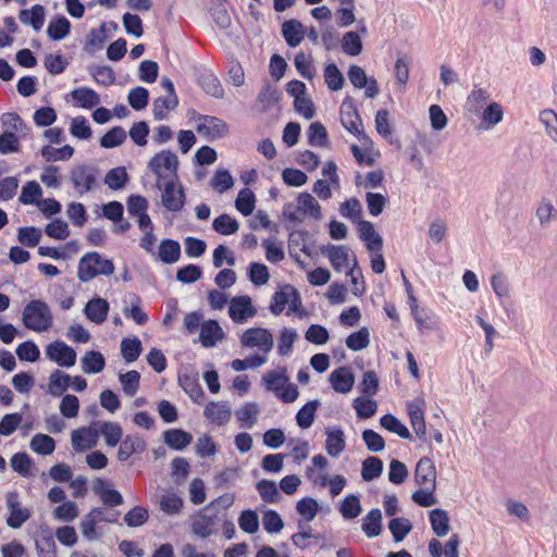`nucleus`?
Instances as JSON below:
<instances>
[{
	"label": "nucleus",
	"mask_w": 557,
	"mask_h": 557,
	"mask_svg": "<svg viewBox=\"0 0 557 557\" xmlns=\"http://www.w3.org/2000/svg\"><path fill=\"white\" fill-rule=\"evenodd\" d=\"M430 523L433 532L443 537L449 532V517L447 511L441 508H435L430 511Z\"/></svg>",
	"instance_id": "obj_38"
},
{
	"label": "nucleus",
	"mask_w": 557,
	"mask_h": 557,
	"mask_svg": "<svg viewBox=\"0 0 557 557\" xmlns=\"http://www.w3.org/2000/svg\"><path fill=\"white\" fill-rule=\"evenodd\" d=\"M321 252L327 255L334 270L341 271L348 262V250L345 246L329 244L321 247Z\"/></svg>",
	"instance_id": "obj_29"
},
{
	"label": "nucleus",
	"mask_w": 557,
	"mask_h": 557,
	"mask_svg": "<svg viewBox=\"0 0 557 557\" xmlns=\"http://www.w3.org/2000/svg\"><path fill=\"white\" fill-rule=\"evenodd\" d=\"M240 343L245 347H259L264 352H269L273 347V337L267 329L250 327L243 333Z\"/></svg>",
	"instance_id": "obj_10"
},
{
	"label": "nucleus",
	"mask_w": 557,
	"mask_h": 557,
	"mask_svg": "<svg viewBox=\"0 0 557 557\" xmlns=\"http://www.w3.org/2000/svg\"><path fill=\"white\" fill-rule=\"evenodd\" d=\"M307 136L308 144L313 147H325L329 143L326 128L321 122L311 123Z\"/></svg>",
	"instance_id": "obj_50"
},
{
	"label": "nucleus",
	"mask_w": 557,
	"mask_h": 557,
	"mask_svg": "<svg viewBox=\"0 0 557 557\" xmlns=\"http://www.w3.org/2000/svg\"><path fill=\"white\" fill-rule=\"evenodd\" d=\"M5 504L9 510L7 524L11 529H20L32 517L30 510L21 506L17 492H9Z\"/></svg>",
	"instance_id": "obj_9"
},
{
	"label": "nucleus",
	"mask_w": 557,
	"mask_h": 557,
	"mask_svg": "<svg viewBox=\"0 0 557 557\" xmlns=\"http://www.w3.org/2000/svg\"><path fill=\"white\" fill-rule=\"evenodd\" d=\"M362 511L359 496L350 494L347 495L339 507V512L346 520H352L357 518Z\"/></svg>",
	"instance_id": "obj_49"
},
{
	"label": "nucleus",
	"mask_w": 557,
	"mask_h": 557,
	"mask_svg": "<svg viewBox=\"0 0 557 557\" xmlns=\"http://www.w3.org/2000/svg\"><path fill=\"white\" fill-rule=\"evenodd\" d=\"M282 35L290 48H295L304 40V26L298 20H288L282 24Z\"/></svg>",
	"instance_id": "obj_27"
},
{
	"label": "nucleus",
	"mask_w": 557,
	"mask_h": 557,
	"mask_svg": "<svg viewBox=\"0 0 557 557\" xmlns=\"http://www.w3.org/2000/svg\"><path fill=\"white\" fill-rule=\"evenodd\" d=\"M282 213L286 220L294 223L302 222L306 214H309L314 220L322 218L319 202L307 191L298 195L296 206L293 202L285 203Z\"/></svg>",
	"instance_id": "obj_3"
},
{
	"label": "nucleus",
	"mask_w": 557,
	"mask_h": 557,
	"mask_svg": "<svg viewBox=\"0 0 557 557\" xmlns=\"http://www.w3.org/2000/svg\"><path fill=\"white\" fill-rule=\"evenodd\" d=\"M504 117V111L499 103H490L482 113V124L485 129L498 124Z\"/></svg>",
	"instance_id": "obj_60"
},
{
	"label": "nucleus",
	"mask_w": 557,
	"mask_h": 557,
	"mask_svg": "<svg viewBox=\"0 0 557 557\" xmlns=\"http://www.w3.org/2000/svg\"><path fill=\"white\" fill-rule=\"evenodd\" d=\"M72 376L61 370H54L49 376L48 393L60 397L69 388Z\"/></svg>",
	"instance_id": "obj_31"
},
{
	"label": "nucleus",
	"mask_w": 557,
	"mask_h": 557,
	"mask_svg": "<svg viewBox=\"0 0 557 557\" xmlns=\"http://www.w3.org/2000/svg\"><path fill=\"white\" fill-rule=\"evenodd\" d=\"M82 368L85 373L98 374L106 366V359L100 351H87L82 358Z\"/></svg>",
	"instance_id": "obj_35"
},
{
	"label": "nucleus",
	"mask_w": 557,
	"mask_h": 557,
	"mask_svg": "<svg viewBox=\"0 0 557 557\" xmlns=\"http://www.w3.org/2000/svg\"><path fill=\"white\" fill-rule=\"evenodd\" d=\"M383 461L379 457L370 456L362 462L361 478L366 482L373 481L383 472Z\"/></svg>",
	"instance_id": "obj_46"
},
{
	"label": "nucleus",
	"mask_w": 557,
	"mask_h": 557,
	"mask_svg": "<svg viewBox=\"0 0 557 557\" xmlns=\"http://www.w3.org/2000/svg\"><path fill=\"white\" fill-rule=\"evenodd\" d=\"M388 529L396 543L401 542L411 531L412 524L406 518H393L388 522Z\"/></svg>",
	"instance_id": "obj_62"
},
{
	"label": "nucleus",
	"mask_w": 557,
	"mask_h": 557,
	"mask_svg": "<svg viewBox=\"0 0 557 557\" xmlns=\"http://www.w3.org/2000/svg\"><path fill=\"white\" fill-rule=\"evenodd\" d=\"M177 180L171 178L168 181L163 187V193L161 196L162 205L169 210L173 212L181 211L185 205V191L182 186L177 190H175V182Z\"/></svg>",
	"instance_id": "obj_12"
},
{
	"label": "nucleus",
	"mask_w": 557,
	"mask_h": 557,
	"mask_svg": "<svg viewBox=\"0 0 557 557\" xmlns=\"http://www.w3.org/2000/svg\"><path fill=\"white\" fill-rule=\"evenodd\" d=\"M212 228L221 235L228 236L238 231L239 223L230 214L223 213L213 220Z\"/></svg>",
	"instance_id": "obj_43"
},
{
	"label": "nucleus",
	"mask_w": 557,
	"mask_h": 557,
	"mask_svg": "<svg viewBox=\"0 0 557 557\" xmlns=\"http://www.w3.org/2000/svg\"><path fill=\"white\" fill-rule=\"evenodd\" d=\"M121 352L127 363L136 361L143 352V345L138 337L123 338Z\"/></svg>",
	"instance_id": "obj_47"
},
{
	"label": "nucleus",
	"mask_w": 557,
	"mask_h": 557,
	"mask_svg": "<svg viewBox=\"0 0 557 557\" xmlns=\"http://www.w3.org/2000/svg\"><path fill=\"white\" fill-rule=\"evenodd\" d=\"M36 549L39 557H57V545L50 532L36 540Z\"/></svg>",
	"instance_id": "obj_64"
},
{
	"label": "nucleus",
	"mask_w": 557,
	"mask_h": 557,
	"mask_svg": "<svg viewBox=\"0 0 557 557\" xmlns=\"http://www.w3.org/2000/svg\"><path fill=\"white\" fill-rule=\"evenodd\" d=\"M259 407L256 403H246L242 408L235 411L238 421L244 428L251 429L257 421Z\"/></svg>",
	"instance_id": "obj_57"
},
{
	"label": "nucleus",
	"mask_w": 557,
	"mask_h": 557,
	"mask_svg": "<svg viewBox=\"0 0 557 557\" xmlns=\"http://www.w3.org/2000/svg\"><path fill=\"white\" fill-rule=\"evenodd\" d=\"M29 446L36 454L48 456L54 451L55 441L47 434L38 433L33 436Z\"/></svg>",
	"instance_id": "obj_44"
},
{
	"label": "nucleus",
	"mask_w": 557,
	"mask_h": 557,
	"mask_svg": "<svg viewBox=\"0 0 557 557\" xmlns=\"http://www.w3.org/2000/svg\"><path fill=\"white\" fill-rule=\"evenodd\" d=\"M178 158L171 150H162L156 153L148 162V169L157 176V188H162L161 181L165 177L162 174V170H166L170 172L172 178L178 180Z\"/></svg>",
	"instance_id": "obj_5"
},
{
	"label": "nucleus",
	"mask_w": 557,
	"mask_h": 557,
	"mask_svg": "<svg viewBox=\"0 0 557 557\" xmlns=\"http://www.w3.org/2000/svg\"><path fill=\"white\" fill-rule=\"evenodd\" d=\"M129 177L124 166H117L108 171L104 177V183L113 190L122 189Z\"/></svg>",
	"instance_id": "obj_55"
},
{
	"label": "nucleus",
	"mask_w": 557,
	"mask_h": 557,
	"mask_svg": "<svg viewBox=\"0 0 557 557\" xmlns=\"http://www.w3.org/2000/svg\"><path fill=\"white\" fill-rule=\"evenodd\" d=\"M341 123L346 131L358 137L360 141H370L369 136L363 131L355 99L349 95L344 98L341 106Z\"/></svg>",
	"instance_id": "obj_4"
},
{
	"label": "nucleus",
	"mask_w": 557,
	"mask_h": 557,
	"mask_svg": "<svg viewBox=\"0 0 557 557\" xmlns=\"http://www.w3.org/2000/svg\"><path fill=\"white\" fill-rule=\"evenodd\" d=\"M92 490L107 507H116L123 504L122 494L110 487V482L106 479L97 478L94 481Z\"/></svg>",
	"instance_id": "obj_14"
},
{
	"label": "nucleus",
	"mask_w": 557,
	"mask_h": 557,
	"mask_svg": "<svg viewBox=\"0 0 557 557\" xmlns=\"http://www.w3.org/2000/svg\"><path fill=\"white\" fill-rule=\"evenodd\" d=\"M126 137L127 133L122 126H114L100 138V146L106 149L115 148L121 146Z\"/></svg>",
	"instance_id": "obj_48"
},
{
	"label": "nucleus",
	"mask_w": 557,
	"mask_h": 557,
	"mask_svg": "<svg viewBox=\"0 0 557 557\" xmlns=\"http://www.w3.org/2000/svg\"><path fill=\"white\" fill-rule=\"evenodd\" d=\"M109 310L110 305L108 300L97 296L85 305L84 313L89 321L102 324L108 318Z\"/></svg>",
	"instance_id": "obj_18"
},
{
	"label": "nucleus",
	"mask_w": 557,
	"mask_h": 557,
	"mask_svg": "<svg viewBox=\"0 0 557 557\" xmlns=\"http://www.w3.org/2000/svg\"><path fill=\"white\" fill-rule=\"evenodd\" d=\"M163 442L174 450H184L191 442L193 435L183 429H169L162 434Z\"/></svg>",
	"instance_id": "obj_24"
},
{
	"label": "nucleus",
	"mask_w": 557,
	"mask_h": 557,
	"mask_svg": "<svg viewBox=\"0 0 557 557\" xmlns=\"http://www.w3.org/2000/svg\"><path fill=\"white\" fill-rule=\"evenodd\" d=\"M71 32V23L64 15L53 17L47 28V35L51 40L58 41L65 38Z\"/></svg>",
	"instance_id": "obj_32"
},
{
	"label": "nucleus",
	"mask_w": 557,
	"mask_h": 557,
	"mask_svg": "<svg viewBox=\"0 0 557 557\" xmlns=\"http://www.w3.org/2000/svg\"><path fill=\"white\" fill-rule=\"evenodd\" d=\"M22 321L26 329L46 332L53 323L50 307L44 300H30L23 309Z\"/></svg>",
	"instance_id": "obj_2"
},
{
	"label": "nucleus",
	"mask_w": 557,
	"mask_h": 557,
	"mask_svg": "<svg viewBox=\"0 0 557 557\" xmlns=\"http://www.w3.org/2000/svg\"><path fill=\"white\" fill-rule=\"evenodd\" d=\"M289 381L286 369L282 368L281 373L277 371H269L263 375V383L268 391L273 392L275 395L281 392V389L286 385Z\"/></svg>",
	"instance_id": "obj_42"
},
{
	"label": "nucleus",
	"mask_w": 557,
	"mask_h": 557,
	"mask_svg": "<svg viewBox=\"0 0 557 557\" xmlns=\"http://www.w3.org/2000/svg\"><path fill=\"white\" fill-rule=\"evenodd\" d=\"M18 16L23 24H29L34 30L38 32L45 23V8L41 4H35L30 10H22Z\"/></svg>",
	"instance_id": "obj_33"
},
{
	"label": "nucleus",
	"mask_w": 557,
	"mask_h": 557,
	"mask_svg": "<svg viewBox=\"0 0 557 557\" xmlns=\"http://www.w3.org/2000/svg\"><path fill=\"white\" fill-rule=\"evenodd\" d=\"M33 465V459L24 451L16 453L11 458L12 469L24 478L30 476V468Z\"/></svg>",
	"instance_id": "obj_61"
},
{
	"label": "nucleus",
	"mask_w": 557,
	"mask_h": 557,
	"mask_svg": "<svg viewBox=\"0 0 557 557\" xmlns=\"http://www.w3.org/2000/svg\"><path fill=\"white\" fill-rule=\"evenodd\" d=\"M100 432L106 440V444L109 447L116 446L122 442V426L116 422L104 421L101 424Z\"/></svg>",
	"instance_id": "obj_52"
},
{
	"label": "nucleus",
	"mask_w": 557,
	"mask_h": 557,
	"mask_svg": "<svg viewBox=\"0 0 557 557\" xmlns=\"http://www.w3.org/2000/svg\"><path fill=\"white\" fill-rule=\"evenodd\" d=\"M97 169L89 164H77L70 172V180L74 188L81 194L90 191L97 181Z\"/></svg>",
	"instance_id": "obj_7"
},
{
	"label": "nucleus",
	"mask_w": 557,
	"mask_h": 557,
	"mask_svg": "<svg viewBox=\"0 0 557 557\" xmlns=\"http://www.w3.org/2000/svg\"><path fill=\"white\" fill-rule=\"evenodd\" d=\"M99 431L90 425L89 428H79L72 432V446L75 451L91 449L97 445Z\"/></svg>",
	"instance_id": "obj_13"
},
{
	"label": "nucleus",
	"mask_w": 557,
	"mask_h": 557,
	"mask_svg": "<svg viewBox=\"0 0 557 557\" xmlns=\"http://www.w3.org/2000/svg\"><path fill=\"white\" fill-rule=\"evenodd\" d=\"M198 121L196 131L208 141H215L228 134V125L220 117L197 113Z\"/></svg>",
	"instance_id": "obj_6"
},
{
	"label": "nucleus",
	"mask_w": 557,
	"mask_h": 557,
	"mask_svg": "<svg viewBox=\"0 0 557 557\" xmlns=\"http://www.w3.org/2000/svg\"><path fill=\"white\" fill-rule=\"evenodd\" d=\"M370 344V332L368 327L363 326L360 330L351 333L346 338V346L352 351H360L367 348Z\"/></svg>",
	"instance_id": "obj_56"
},
{
	"label": "nucleus",
	"mask_w": 557,
	"mask_h": 557,
	"mask_svg": "<svg viewBox=\"0 0 557 557\" xmlns=\"http://www.w3.org/2000/svg\"><path fill=\"white\" fill-rule=\"evenodd\" d=\"M414 481L420 486H436V468L429 457H422L416 465Z\"/></svg>",
	"instance_id": "obj_15"
},
{
	"label": "nucleus",
	"mask_w": 557,
	"mask_h": 557,
	"mask_svg": "<svg viewBox=\"0 0 557 557\" xmlns=\"http://www.w3.org/2000/svg\"><path fill=\"white\" fill-rule=\"evenodd\" d=\"M178 106V98L158 97L153 101V117L156 121H162L168 117V110H174Z\"/></svg>",
	"instance_id": "obj_51"
},
{
	"label": "nucleus",
	"mask_w": 557,
	"mask_h": 557,
	"mask_svg": "<svg viewBox=\"0 0 557 557\" xmlns=\"http://www.w3.org/2000/svg\"><path fill=\"white\" fill-rule=\"evenodd\" d=\"M180 385L189 398L196 403L201 404L205 398V392L199 383V380L195 375L185 374L180 377Z\"/></svg>",
	"instance_id": "obj_30"
},
{
	"label": "nucleus",
	"mask_w": 557,
	"mask_h": 557,
	"mask_svg": "<svg viewBox=\"0 0 557 557\" xmlns=\"http://www.w3.org/2000/svg\"><path fill=\"white\" fill-rule=\"evenodd\" d=\"M40 153L47 162L65 161L72 158L74 148L70 145H65L61 148L45 145Z\"/></svg>",
	"instance_id": "obj_41"
},
{
	"label": "nucleus",
	"mask_w": 557,
	"mask_h": 557,
	"mask_svg": "<svg viewBox=\"0 0 557 557\" xmlns=\"http://www.w3.org/2000/svg\"><path fill=\"white\" fill-rule=\"evenodd\" d=\"M361 529L367 537L373 539L382 532V512L379 508L371 509L362 519Z\"/></svg>",
	"instance_id": "obj_28"
},
{
	"label": "nucleus",
	"mask_w": 557,
	"mask_h": 557,
	"mask_svg": "<svg viewBox=\"0 0 557 557\" xmlns=\"http://www.w3.org/2000/svg\"><path fill=\"white\" fill-rule=\"evenodd\" d=\"M380 424L385 430L397 434L400 438L412 440V435L408 428L392 413H386L381 417Z\"/></svg>",
	"instance_id": "obj_39"
},
{
	"label": "nucleus",
	"mask_w": 557,
	"mask_h": 557,
	"mask_svg": "<svg viewBox=\"0 0 557 557\" xmlns=\"http://www.w3.org/2000/svg\"><path fill=\"white\" fill-rule=\"evenodd\" d=\"M256 488L263 502L269 504L278 502L280 493L274 481L262 479L256 484Z\"/></svg>",
	"instance_id": "obj_58"
},
{
	"label": "nucleus",
	"mask_w": 557,
	"mask_h": 557,
	"mask_svg": "<svg viewBox=\"0 0 557 557\" xmlns=\"http://www.w3.org/2000/svg\"><path fill=\"white\" fill-rule=\"evenodd\" d=\"M324 79L327 88L337 91L343 88L345 78L335 63H329L324 69Z\"/></svg>",
	"instance_id": "obj_59"
},
{
	"label": "nucleus",
	"mask_w": 557,
	"mask_h": 557,
	"mask_svg": "<svg viewBox=\"0 0 557 557\" xmlns=\"http://www.w3.org/2000/svg\"><path fill=\"white\" fill-rule=\"evenodd\" d=\"M225 334L216 320L203 321L200 329L199 342L206 348L214 347Z\"/></svg>",
	"instance_id": "obj_16"
},
{
	"label": "nucleus",
	"mask_w": 557,
	"mask_h": 557,
	"mask_svg": "<svg viewBox=\"0 0 557 557\" xmlns=\"http://www.w3.org/2000/svg\"><path fill=\"white\" fill-rule=\"evenodd\" d=\"M203 416L212 423L221 426L231 420L232 410L227 401H210L205 408Z\"/></svg>",
	"instance_id": "obj_19"
},
{
	"label": "nucleus",
	"mask_w": 557,
	"mask_h": 557,
	"mask_svg": "<svg viewBox=\"0 0 557 557\" xmlns=\"http://www.w3.org/2000/svg\"><path fill=\"white\" fill-rule=\"evenodd\" d=\"M321 405L319 399L309 400L306 403L296 414L297 425L301 429H308L312 425L315 417V411Z\"/></svg>",
	"instance_id": "obj_40"
},
{
	"label": "nucleus",
	"mask_w": 557,
	"mask_h": 557,
	"mask_svg": "<svg viewBox=\"0 0 557 557\" xmlns=\"http://www.w3.org/2000/svg\"><path fill=\"white\" fill-rule=\"evenodd\" d=\"M147 447L146 442L139 435H127L120 444L117 459L126 461L133 454H140Z\"/></svg>",
	"instance_id": "obj_22"
},
{
	"label": "nucleus",
	"mask_w": 557,
	"mask_h": 557,
	"mask_svg": "<svg viewBox=\"0 0 557 557\" xmlns=\"http://www.w3.org/2000/svg\"><path fill=\"white\" fill-rule=\"evenodd\" d=\"M359 237L366 243V247L370 251H382L383 238L375 232L374 226L369 221H360L358 224Z\"/></svg>",
	"instance_id": "obj_20"
},
{
	"label": "nucleus",
	"mask_w": 557,
	"mask_h": 557,
	"mask_svg": "<svg viewBox=\"0 0 557 557\" xmlns=\"http://www.w3.org/2000/svg\"><path fill=\"white\" fill-rule=\"evenodd\" d=\"M88 72L94 79L102 86H110L115 82L114 71L109 65L92 64L88 66Z\"/></svg>",
	"instance_id": "obj_53"
},
{
	"label": "nucleus",
	"mask_w": 557,
	"mask_h": 557,
	"mask_svg": "<svg viewBox=\"0 0 557 557\" xmlns=\"http://www.w3.org/2000/svg\"><path fill=\"white\" fill-rule=\"evenodd\" d=\"M257 310L252 306L251 298L249 296H236L230 301L228 314L233 322L244 323L248 318L256 315Z\"/></svg>",
	"instance_id": "obj_11"
},
{
	"label": "nucleus",
	"mask_w": 557,
	"mask_h": 557,
	"mask_svg": "<svg viewBox=\"0 0 557 557\" xmlns=\"http://www.w3.org/2000/svg\"><path fill=\"white\" fill-rule=\"evenodd\" d=\"M71 97L84 109H92L100 102L99 95L89 87H81L72 90Z\"/></svg>",
	"instance_id": "obj_36"
},
{
	"label": "nucleus",
	"mask_w": 557,
	"mask_h": 557,
	"mask_svg": "<svg viewBox=\"0 0 557 557\" xmlns=\"http://www.w3.org/2000/svg\"><path fill=\"white\" fill-rule=\"evenodd\" d=\"M236 209L244 215H250L256 207V196L250 188H243L239 190L235 200Z\"/></svg>",
	"instance_id": "obj_45"
},
{
	"label": "nucleus",
	"mask_w": 557,
	"mask_h": 557,
	"mask_svg": "<svg viewBox=\"0 0 557 557\" xmlns=\"http://www.w3.org/2000/svg\"><path fill=\"white\" fill-rule=\"evenodd\" d=\"M46 356L58 366L63 368L73 367L76 363L77 354L75 349L63 341L57 339L46 347Z\"/></svg>",
	"instance_id": "obj_8"
},
{
	"label": "nucleus",
	"mask_w": 557,
	"mask_h": 557,
	"mask_svg": "<svg viewBox=\"0 0 557 557\" xmlns=\"http://www.w3.org/2000/svg\"><path fill=\"white\" fill-rule=\"evenodd\" d=\"M119 381L122 384L123 392L132 397L139 388L140 373L136 370H129L126 373H121Z\"/></svg>",
	"instance_id": "obj_63"
},
{
	"label": "nucleus",
	"mask_w": 557,
	"mask_h": 557,
	"mask_svg": "<svg viewBox=\"0 0 557 557\" xmlns=\"http://www.w3.org/2000/svg\"><path fill=\"white\" fill-rule=\"evenodd\" d=\"M309 233L304 230L293 231L288 236V252L290 258H293L299 265H304V261L300 259L298 255V250L302 251L307 256H310V251L306 246V239L308 238Z\"/></svg>",
	"instance_id": "obj_21"
},
{
	"label": "nucleus",
	"mask_w": 557,
	"mask_h": 557,
	"mask_svg": "<svg viewBox=\"0 0 557 557\" xmlns=\"http://www.w3.org/2000/svg\"><path fill=\"white\" fill-rule=\"evenodd\" d=\"M106 23H102L99 28H92L86 36L85 51L91 53L95 49H101L107 40Z\"/></svg>",
	"instance_id": "obj_54"
},
{
	"label": "nucleus",
	"mask_w": 557,
	"mask_h": 557,
	"mask_svg": "<svg viewBox=\"0 0 557 557\" xmlns=\"http://www.w3.org/2000/svg\"><path fill=\"white\" fill-rule=\"evenodd\" d=\"M332 388L342 394L349 393L355 384V375L348 367H339L330 374Z\"/></svg>",
	"instance_id": "obj_17"
},
{
	"label": "nucleus",
	"mask_w": 557,
	"mask_h": 557,
	"mask_svg": "<svg viewBox=\"0 0 557 557\" xmlns=\"http://www.w3.org/2000/svg\"><path fill=\"white\" fill-rule=\"evenodd\" d=\"M114 270L112 260L102 258L97 251H89L78 262L77 277L82 283H87L98 275L109 276Z\"/></svg>",
	"instance_id": "obj_1"
},
{
	"label": "nucleus",
	"mask_w": 557,
	"mask_h": 557,
	"mask_svg": "<svg viewBox=\"0 0 557 557\" xmlns=\"http://www.w3.org/2000/svg\"><path fill=\"white\" fill-rule=\"evenodd\" d=\"M181 245L177 240L165 238L160 242L158 258L164 264H173L181 258Z\"/></svg>",
	"instance_id": "obj_26"
},
{
	"label": "nucleus",
	"mask_w": 557,
	"mask_h": 557,
	"mask_svg": "<svg viewBox=\"0 0 557 557\" xmlns=\"http://www.w3.org/2000/svg\"><path fill=\"white\" fill-rule=\"evenodd\" d=\"M346 447L345 435L342 429L326 432L325 448L331 457L339 456Z\"/></svg>",
	"instance_id": "obj_37"
},
{
	"label": "nucleus",
	"mask_w": 557,
	"mask_h": 557,
	"mask_svg": "<svg viewBox=\"0 0 557 557\" xmlns=\"http://www.w3.org/2000/svg\"><path fill=\"white\" fill-rule=\"evenodd\" d=\"M207 511L205 508L200 510L191 523L193 533L201 539L209 537L215 532L216 516L207 515Z\"/></svg>",
	"instance_id": "obj_23"
},
{
	"label": "nucleus",
	"mask_w": 557,
	"mask_h": 557,
	"mask_svg": "<svg viewBox=\"0 0 557 557\" xmlns=\"http://www.w3.org/2000/svg\"><path fill=\"white\" fill-rule=\"evenodd\" d=\"M199 85L203 91L215 99H222L224 97V89L219 78L211 72L202 73L199 76Z\"/></svg>",
	"instance_id": "obj_34"
},
{
	"label": "nucleus",
	"mask_w": 557,
	"mask_h": 557,
	"mask_svg": "<svg viewBox=\"0 0 557 557\" xmlns=\"http://www.w3.org/2000/svg\"><path fill=\"white\" fill-rule=\"evenodd\" d=\"M407 410L410 418V424L416 435L423 442L428 441L426 424L424 420L423 409L414 401L407 404Z\"/></svg>",
	"instance_id": "obj_25"
}]
</instances>
